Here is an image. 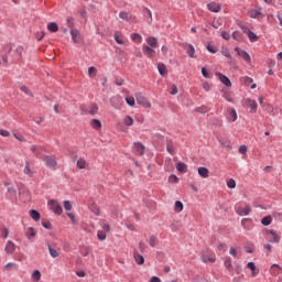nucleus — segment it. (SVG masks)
Listing matches in <instances>:
<instances>
[{"instance_id": "1", "label": "nucleus", "mask_w": 282, "mask_h": 282, "mask_svg": "<svg viewBox=\"0 0 282 282\" xmlns=\"http://www.w3.org/2000/svg\"><path fill=\"white\" fill-rule=\"evenodd\" d=\"M42 162L45 163V166H47V169H51L52 171H56V166L58 164V162L56 161V158L52 155H44L42 158Z\"/></svg>"}, {"instance_id": "2", "label": "nucleus", "mask_w": 282, "mask_h": 282, "mask_svg": "<svg viewBox=\"0 0 282 282\" xmlns=\"http://www.w3.org/2000/svg\"><path fill=\"white\" fill-rule=\"evenodd\" d=\"M48 208L55 215H63V206H61V204H58V200H56V199H51L48 202Z\"/></svg>"}, {"instance_id": "3", "label": "nucleus", "mask_w": 282, "mask_h": 282, "mask_svg": "<svg viewBox=\"0 0 282 282\" xmlns=\"http://www.w3.org/2000/svg\"><path fill=\"white\" fill-rule=\"evenodd\" d=\"M135 100H137L138 105H141L145 109H151V102H149L147 97L142 96V93H138L135 95Z\"/></svg>"}, {"instance_id": "4", "label": "nucleus", "mask_w": 282, "mask_h": 282, "mask_svg": "<svg viewBox=\"0 0 282 282\" xmlns=\"http://www.w3.org/2000/svg\"><path fill=\"white\" fill-rule=\"evenodd\" d=\"M216 76H217L218 80H220V83H223V85H225V87H232V82H230V78H228V76H226L221 73H216Z\"/></svg>"}, {"instance_id": "5", "label": "nucleus", "mask_w": 282, "mask_h": 282, "mask_svg": "<svg viewBox=\"0 0 282 282\" xmlns=\"http://www.w3.org/2000/svg\"><path fill=\"white\" fill-rule=\"evenodd\" d=\"M235 52H237L238 56H240V58L246 61V63H250L251 57H250V54H248V52L240 51L239 47H235Z\"/></svg>"}, {"instance_id": "6", "label": "nucleus", "mask_w": 282, "mask_h": 282, "mask_svg": "<svg viewBox=\"0 0 282 282\" xmlns=\"http://www.w3.org/2000/svg\"><path fill=\"white\" fill-rule=\"evenodd\" d=\"M14 250H17V245H14L12 240H8L4 248V252H7V254H13Z\"/></svg>"}, {"instance_id": "7", "label": "nucleus", "mask_w": 282, "mask_h": 282, "mask_svg": "<svg viewBox=\"0 0 282 282\" xmlns=\"http://www.w3.org/2000/svg\"><path fill=\"white\" fill-rule=\"evenodd\" d=\"M31 151L35 155V158H37V160L43 159V148L31 145Z\"/></svg>"}, {"instance_id": "8", "label": "nucleus", "mask_w": 282, "mask_h": 282, "mask_svg": "<svg viewBox=\"0 0 282 282\" xmlns=\"http://www.w3.org/2000/svg\"><path fill=\"white\" fill-rule=\"evenodd\" d=\"M207 9L209 10V12H221V4L216 2H209L207 4Z\"/></svg>"}, {"instance_id": "9", "label": "nucleus", "mask_w": 282, "mask_h": 282, "mask_svg": "<svg viewBox=\"0 0 282 282\" xmlns=\"http://www.w3.org/2000/svg\"><path fill=\"white\" fill-rule=\"evenodd\" d=\"M269 235H271V239L269 240L270 243H279V241H281V237L279 235H276V231H274V229H270L268 230Z\"/></svg>"}, {"instance_id": "10", "label": "nucleus", "mask_w": 282, "mask_h": 282, "mask_svg": "<svg viewBox=\"0 0 282 282\" xmlns=\"http://www.w3.org/2000/svg\"><path fill=\"white\" fill-rule=\"evenodd\" d=\"M250 213H252V208L250 207V205H246L245 208H238L237 214L240 216H248L250 215Z\"/></svg>"}, {"instance_id": "11", "label": "nucleus", "mask_w": 282, "mask_h": 282, "mask_svg": "<svg viewBox=\"0 0 282 282\" xmlns=\"http://www.w3.org/2000/svg\"><path fill=\"white\" fill-rule=\"evenodd\" d=\"M110 105L115 109H122V104L120 102V98H118V97H111Z\"/></svg>"}, {"instance_id": "12", "label": "nucleus", "mask_w": 282, "mask_h": 282, "mask_svg": "<svg viewBox=\"0 0 282 282\" xmlns=\"http://www.w3.org/2000/svg\"><path fill=\"white\" fill-rule=\"evenodd\" d=\"M133 149L137 155H144V145L142 143H134Z\"/></svg>"}, {"instance_id": "13", "label": "nucleus", "mask_w": 282, "mask_h": 282, "mask_svg": "<svg viewBox=\"0 0 282 282\" xmlns=\"http://www.w3.org/2000/svg\"><path fill=\"white\" fill-rule=\"evenodd\" d=\"M143 54L148 56V58H153V54H155V50L151 46H143Z\"/></svg>"}, {"instance_id": "14", "label": "nucleus", "mask_w": 282, "mask_h": 282, "mask_svg": "<svg viewBox=\"0 0 282 282\" xmlns=\"http://www.w3.org/2000/svg\"><path fill=\"white\" fill-rule=\"evenodd\" d=\"M245 34H247V36H249V40L251 41V43H257V41H259V36H257V33L252 32L251 30L248 31H243Z\"/></svg>"}, {"instance_id": "15", "label": "nucleus", "mask_w": 282, "mask_h": 282, "mask_svg": "<svg viewBox=\"0 0 282 282\" xmlns=\"http://www.w3.org/2000/svg\"><path fill=\"white\" fill-rule=\"evenodd\" d=\"M134 261L138 265H143L144 263V256L140 254L138 251H134Z\"/></svg>"}, {"instance_id": "16", "label": "nucleus", "mask_w": 282, "mask_h": 282, "mask_svg": "<svg viewBox=\"0 0 282 282\" xmlns=\"http://www.w3.org/2000/svg\"><path fill=\"white\" fill-rule=\"evenodd\" d=\"M176 170L178 171V173H186V171H188V165H186V163L184 162H178L176 164Z\"/></svg>"}, {"instance_id": "17", "label": "nucleus", "mask_w": 282, "mask_h": 282, "mask_svg": "<svg viewBox=\"0 0 282 282\" xmlns=\"http://www.w3.org/2000/svg\"><path fill=\"white\" fill-rule=\"evenodd\" d=\"M247 105L248 107H250L251 109V113H257V101L252 100V99H247Z\"/></svg>"}, {"instance_id": "18", "label": "nucleus", "mask_w": 282, "mask_h": 282, "mask_svg": "<svg viewBox=\"0 0 282 282\" xmlns=\"http://www.w3.org/2000/svg\"><path fill=\"white\" fill-rule=\"evenodd\" d=\"M29 215L31 218H33L34 221H39V219H41V213H39L36 209H31Z\"/></svg>"}, {"instance_id": "19", "label": "nucleus", "mask_w": 282, "mask_h": 282, "mask_svg": "<svg viewBox=\"0 0 282 282\" xmlns=\"http://www.w3.org/2000/svg\"><path fill=\"white\" fill-rule=\"evenodd\" d=\"M247 268L251 270L252 276H257V274H259V270H257V265H254V262H248Z\"/></svg>"}, {"instance_id": "20", "label": "nucleus", "mask_w": 282, "mask_h": 282, "mask_svg": "<svg viewBox=\"0 0 282 282\" xmlns=\"http://www.w3.org/2000/svg\"><path fill=\"white\" fill-rule=\"evenodd\" d=\"M158 69H159L160 76H166V74H169V69H166V65L162 63L158 64Z\"/></svg>"}, {"instance_id": "21", "label": "nucleus", "mask_w": 282, "mask_h": 282, "mask_svg": "<svg viewBox=\"0 0 282 282\" xmlns=\"http://www.w3.org/2000/svg\"><path fill=\"white\" fill-rule=\"evenodd\" d=\"M198 175L204 178L208 177L209 175L208 167H205V166L198 167Z\"/></svg>"}, {"instance_id": "22", "label": "nucleus", "mask_w": 282, "mask_h": 282, "mask_svg": "<svg viewBox=\"0 0 282 282\" xmlns=\"http://www.w3.org/2000/svg\"><path fill=\"white\" fill-rule=\"evenodd\" d=\"M90 127H93V129H96L98 131V129H102V122H100V120L98 119H93L90 121Z\"/></svg>"}, {"instance_id": "23", "label": "nucleus", "mask_w": 282, "mask_h": 282, "mask_svg": "<svg viewBox=\"0 0 282 282\" xmlns=\"http://www.w3.org/2000/svg\"><path fill=\"white\" fill-rule=\"evenodd\" d=\"M270 272L274 276H278V274H281V267L279 264H272Z\"/></svg>"}, {"instance_id": "24", "label": "nucleus", "mask_w": 282, "mask_h": 282, "mask_svg": "<svg viewBox=\"0 0 282 282\" xmlns=\"http://www.w3.org/2000/svg\"><path fill=\"white\" fill-rule=\"evenodd\" d=\"M48 32L56 33L58 32V24L56 22H50L47 24Z\"/></svg>"}, {"instance_id": "25", "label": "nucleus", "mask_w": 282, "mask_h": 282, "mask_svg": "<svg viewBox=\"0 0 282 282\" xmlns=\"http://www.w3.org/2000/svg\"><path fill=\"white\" fill-rule=\"evenodd\" d=\"M47 248H48V251H50V254L53 259H56V257H58V250L52 248V245H50V242L46 243Z\"/></svg>"}, {"instance_id": "26", "label": "nucleus", "mask_w": 282, "mask_h": 282, "mask_svg": "<svg viewBox=\"0 0 282 282\" xmlns=\"http://www.w3.org/2000/svg\"><path fill=\"white\" fill-rule=\"evenodd\" d=\"M224 263L226 270H228V272H232V259H230V257H227Z\"/></svg>"}, {"instance_id": "27", "label": "nucleus", "mask_w": 282, "mask_h": 282, "mask_svg": "<svg viewBox=\"0 0 282 282\" xmlns=\"http://www.w3.org/2000/svg\"><path fill=\"white\" fill-rule=\"evenodd\" d=\"M147 43L150 45V47H158V39L154 36L148 37Z\"/></svg>"}, {"instance_id": "28", "label": "nucleus", "mask_w": 282, "mask_h": 282, "mask_svg": "<svg viewBox=\"0 0 282 282\" xmlns=\"http://www.w3.org/2000/svg\"><path fill=\"white\" fill-rule=\"evenodd\" d=\"M175 213H182L184 210V204L181 200H176L174 205Z\"/></svg>"}, {"instance_id": "29", "label": "nucleus", "mask_w": 282, "mask_h": 282, "mask_svg": "<svg viewBox=\"0 0 282 282\" xmlns=\"http://www.w3.org/2000/svg\"><path fill=\"white\" fill-rule=\"evenodd\" d=\"M78 34H80L79 30H74V29L70 30L72 41L74 43H78V40H77Z\"/></svg>"}, {"instance_id": "30", "label": "nucleus", "mask_w": 282, "mask_h": 282, "mask_svg": "<svg viewBox=\"0 0 282 282\" xmlns=\"http://www.w3.org/2000/svg\"><path fill=\"white\" fill-rule=\"evenodd\" d=\"M24 174L29 175V177H32V175H34V173L30 169V161H25Z\"/></svg>"}, {"instance_id": "31", "label": "nucleus", "mask_w": 282, "mask_h": 282, "mask_svg": "<svg viewBox=\"0 0 282 282\" xmlns=\"http://www.w3.org/2000/svg\"><path fill=\"white\" fill-rule=\"evenodd\" d=\"M149 246L155 248L158 246V237L155 235L150 236Z\"/></svg>"}, {"instance_id": "32", "label": "nucleus", "mask_w": 282, "mask_h": 282, "mask_svg": "<svg viewBox=\"0 0 282 282\" xmlns=\"http://www.w3.org/2000/svg\"><path fill=\"white\" fill-rule=\"evenodd\" d=\"M259 17H261V8H258L251 11L250 13L251 19H259Z\"/></svg>"}, {"instance_id": "33", "label": "nucleus", "mask_w": 282, "mask_h": 282, "mask_svg": "<svg viewBox=\"0 0 282 282\" xmlns=\"http://www.w3.org/2000/svg\"><path fill=\"white\" fill-rule=\"evenodd\" d=\"M261 224L262 226H270V224H272V216H264L261 219Z\"/></svg>"}, {"instance_id": "34", "label": "nucleus", "mask_w": 282, "mask_h": 282, "mask_svg": "<svg viewBox=\"0 0 282 282\" xmlns=\"http://www.w3.org/2000/svg\"><path fill=\"white\" fill-rule=\"evenodd\" d=\"M131 40L134 41V43H142V35H140L139 33H132Z\"/></svg>"}, {"instance_id": "35", "label": "nucleus", "mask_w": 282, "mask_h": 282, "mask_svg": "<svg viewBox=\"0 0 282 282\" xmlns=\"http://www.w3.org/2000/svg\"><path fill=\"white\" fill-rule=\"evenodd\" d=\"M196 113H208L209 109L207 106H200L195 108Z\"/></svg>"}, {"instance_id": "36", "label": "nucleus", "mask_w": 282, "mask_h": 282, "mask_svg": "<svg viewBox=\"0 0 282 282\" xmlns=\"http://www.w3.org/2000/svg\"><path fill=\"white\" fill-rule=\"evenodd\" d=\"M123 123L126 127H133V118L131 116H126L123 119Z\"/></svg>"}, {"instance_id": "37", "label": "nucleus", "mask_w": 282, "mask_h": 282, "mask_svg": "<svg viewBox=\"0 0 282 282\" xmlns=\"http://www.w3.org/2000/svg\"><path fill=\"white\" fill-rule=\"evenodd\" d=\"M25 235H26V239H32V237H36V231H34L33 227H29Z\"/></svg>"}, {"instance_id": "38", "label": "nucleus", "mask_w": 282, "mask_h": 282, "mask_svg": "<svg viewBox=\"0 0 282 282\" xmlns=\"http://www.w3.org/2000/svg\"><path fill=\"white\" fill-rule=\"evenodd\" d=\"M202 261H203V263H208V261H209V263H215L216 259L213 258V257H208L206 254H203L202 256Z\"/></svg>"}, {"instance_id": "39", "label": "nucleus", "mask_w": 282, "mask_h": 282, "mask_svg": "<svg viewBox=\"0 0 282 282\" xmlns=\"http://www.w3.org/2000/svg\"><path fill=\"white\" fill-rule=\"evenodd\" d=\"M188 50H187V56H189V58H195V46H193V44L188 45Z\"/></svg>"}, {"instance_id": "40", "label": "nucleus", "mask_w": 282, "mask_h": 282, "mask_svg": "<svg viewBox=\"0 0 282 282\" xmlns=\"http://www.w3.org/2000/svg\"><path fill=\"white\" fill-rule=\"evenodd\" d=\"M90 116H96L98 113V105L97 104H91L90 110L88 111Z\"/></svg>"}, {"instance_id": "41", "label": "nucleus", "mask_w": 282, "mask_h": 282, "mask_svg": "<svg viewBox=\"0 0 282 282\" xmlns=\"http://www.w3.org/2000/svg\"><path fill=\"white\" fill-rule=\"evenodd\" d=\"M229 120L231 122H236L237 121V110H235V108H232L231 111L229 112Z\"/></svg>"}, {"instance_id": "42", "label": "nucleus", "mask_w": 282, "mask_h": 282, "mask_svg": "<svg viewBox=\"0 0 282 282\" xmlns=\"http://www.w3.org/2000/svg\"><path fill=\"white\" fill-rule=\"evenodd\" d=\"M32 279H33V281H35V282L41 281V271L35 270V271L32 273Z\"/></svg>"}, {"instance_id": "43", "label": "nucleus", "mask_w": 282, "mask_h": 282, "mask_svg": "<svg viewBox=\"0 0 282 282\" xmlns=\"http://www.w3.org/2000/svg\"><path fill=\"white\" fill-rule=\"evenodd\" d=\"M126 102L129 105V107H135V98L133 97H126Z\"/></svg>"}, {"instance_id": "44", "label": "nucleus", "mask_w": 282, "mask_h": 282, "mask_svg": "<svg viewBox=\"0 0 282 282\" xmlns=\"http://www.w3.org/2000/svg\"><path fill=\"white\" fill-rule=\"evenodd\" d=\"M169 182H170L171 184H177V183L180 182V178H177V176H176L175 174H172V175H170V177H169Z\"/></svg>"}, {"instance_id": "45", "label": "nucleus", "mask_w": 282, "mask_h": 282, "mask_svg": "<svg viewBox=\"0 0 282 282\" xmlns=\"http://www.w3.org/2000/svg\"><path fill=\"white\" fill-rule=\"evenodd\" d=\"M166 151L170 153V155H175V149L173 148L172 143H167Z\"/></svg>"}, {"instance_id": "46", "label": "nucleus", "mask_w": 282, "mask_h": 282, "mask_svg": "<svg viewBox=\"0 0 282 282\" xmlns=\"http://www.w3.org/2000/svg\"><path fill=\"white\" fill-rule=\"evenodd\" d=\"M87 162L84 159L77 161V169H85Z\"/></svg>"}, {"instance_id": "47", "label": "nucleus", "mask_w": 282, "mask_h": 282, "mask_svg": "<svg viewBox=\"0 0 282 282\" xmlns=\"http://www.w3.org/2000/svg\"><path fill=\"white\" fill-rule=\"evenodd\" d=\"M227 186H228V188H236L237 187V182H235V178H230L227 182Z\"/></svg>"}, {"instance_id": "48", "label": "nucleus", "mask_w": 282, "mask_h": 282, "mask_svg": "<svg viewBox=\"0 0 282 282\" xmlns=\"http://www.w3.org/2000/svg\"><path fill=\"white\" fill-rule=\"evenodd\" d=\"M66 23H67V28H69V30H74V18H67Z\"/></svg>"}, {"instance_id": "49", "label": "nucleus", "mask_w": 282, "mask_h": 282, "mask_svg": "<svg viewBox=\"0 0 282 282\" xmlns=\"http://www.w3.org/2000/svg\"><path fill=\"white\" fill-rule=\"evenodd\" d=\"M8 193L9 195H11V197H17V189L14 188V186H9Z\"/></svg>"}, {"instance_id": "50", "label": "nucleus", "mask_w": 282, "mask_h": 282, "mask_svg": "<svg viewBox=\"0 0 282 282\" xmlns=\"http://www.w3.org/2000/svg\"><path fill=\"white\" fill-rule=\"evenodd\" d=\"M223 56H226V58L232 59V55L230 54V51L228 48H224L221 51Z\"/></svg>"}, {"instance_id": "51", "label": "nucleus", "mask_w": 282, "mask_h": 282, "mask_svg": "<svg viewBox=\"0 0 282 282\" xmlns=\"http://www.w3.org/2000/svg\"><path fill=\"white\" fill-rule=\"evenodd\" d=\"M42 226L45 230H52V223L42 220Z\"/></svg>"}, {"instance_id": "52", "label": "nucleus", "mask_w": 282, "mask_h": 282, "mask_svg": "<svg viewBox=\"0 0 282 282\" xmlns=\"http://www.w3.org/2000/svg\"><path fill=\"white\" fill-rule=\"evenodd\" d=\"M97 237H98L99 241H105V239H107V234H105L102 231H98Z\"/></svg>"}, {"instance_id": "53", "label": "nucleus", "mask_w": 282, "mask_h": 282, "mask_svg": "<svg viewBox=\"0 0 282 282\" xmlns=\"http://www.w3.org/2000/svg\"><path fill=\"white\" fill-rule=\"evenodd\" d=\"M203 89H205V91H210V89H213V84H209L208 82H205L203 84Z\"/></svg>"}, {"instance_id": "54", "label": "nucleus", "mask_w": 282, "mask_h": 282, "mask_svg": "<svg viewBox=\"0 0 282 282\" xmlns=\"http://www.w3.org/2000/svg\"><path fill=\"white\" fill-rule=\"evenodd\" d=\"M220 36H221V39H224L225 41H230V34H229L228 32H226V31H223V32L220 33Z\"/></svg>"}, {"instance_id": "55", "label": "nucleus", "mask_w": 282, "mask_h": 282, "mask_svg": "<svg viewBox=\"0 0 282 282\" xmlns=\"http://www.w3.org/2000/svg\"><path fill=\"white\" fill-rule=\"evenodd\" d=\"M64 209L67 212L72 210V203L69 200H64Z\"/></svg>"}, {"instance_id": "56", "label": "nucleus", "mask_w": 282, "mask_h": 282, "mask_svg": "<svg viewBox=\"0 0 282 282\" xmlns=\"http://www.w3.org/2000/svg\"><path fill=\"white\" fill-rule=\"evenodd\" d=\"M119 19H122L123 21H127V19H129V13L121 11L119 13Z\"/></svg>"}, {"instance_id": "57", "label": "nucleus", "mask_w": 282, "mask_h": 282, "mask_svg": "<svg viewBox=\"0 0 282 282\" xmlns=\"http://www.w3.org/2000/svg\"><path fill=\"white\" fill-rule=\"evenodd\" d=\"M220 25L221 22H219V20H214L212 23V28H214L215 30H218Z\"/></svg>"}, {"instance_id": "58", "label": "nucleus", "mask_w": 282, "mask_h": 282, "mask_svg": "<svg viewBox=\"0 0 282 282\" xmlns=\"http://www.w3.org/2000/svg\"><path fill=\"white\" fill-rule=\"evenodd\" d=\"M20 89L21 91L26 94V96H32V91H30V89H28L26 86H21Z\"/></svg>"}, {"instance_id": "59", "label": "nucleus", "mask_w": 282, "mask_h": 282, "mask_svg": "<svg viewBox=\"0 0 282 282\" xmlns=\"http://www.w3.org/2000/svg\"><path fill=\"white\" fill-rule=\"evenodd\" d=\"M202 75L204 76V78H210V74L208 73L206 67H202Z\"/></svg>"}, {"instance_id": "60", "label": "nucleus", "mask_w": 282, "mask_h": 282, "mask_svg": "<svg viewBox=\"0 0 282 282\" xmlns=\"http://www.w3.org/2000/svg\"><path fill=\"white\" fill-rule=\"evenodd\" d=\"M239 153H241L242 155H246V153H248V147H246V145H240V148H239Z\"/></svg>"}, {"instance_id": "61", "label": "nucleus", "mask_w": 282, "mask_h": 282, "mask_svg": "<svg viewBox=\"0 0 282 282\" xmlns=\"http://www.w3.org/2000/svg\"><path fill=\"white\" fill-rule=\"evenodd\" d=\"M267 111H268V113H270V116H275L274 108L271 105L267 106Z\"/></svg>"}, {"instance_id": "62", "label": "nucleus", "mask_w": 282, "mask_h": 282, "mask_svg": "<svg viewBox=\"0 0 282 282\" xmlns=\"http://www.w3.org/2000/svg\"><path fill=\"white\" fill-rule=\"evenodd\" d=\"M171 96H176L177 94V85H172V90L170 91Z\"/></svg>"}, {"instance_id": "63", "label": "nucleus", "mask_w": 282, "mask_h": 282, "mask_svg": "<svg viewBox=\"0 0 282 282\" xmlns=\"http://www.w3.org/2000/svg\"><path fill=\"white\" fill-rule=\"evenodd\" d=\"M231 36L234 41H239V31H234Z\"/></svg>"}, {"instance_id": "64", "label": "nucleus", "mask_w": 282, "mask_h": 282, "mask_svg": "<svg viewBox=\"0 0 282 282\" xmlns=\"http://www.w3.org/2000/svg\"><path fill=\"white\" fill-rule=\"evenodd\" d=\"M150 282H162V280H160V278L153 275V276L150 279Z\"/></svg>"}]
</instances>
